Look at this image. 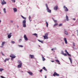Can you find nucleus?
<instances>
[{
  "label": "nucleus",
  "instance_id": "59",
  "mask_svg": "<svg viewBox=\"0 0 78 78\" xmlns=\"http://www.w3.org/2000/svg\"><path fill=\"white\" fill-rule=\"evenodd\" d=\"M1 22V20H0V23Z\"/></svg>",
  "mask_w": 78,
  "mask_h": 78
},
{
  "label": "nucleus",
  "instance_id": "56",
  "mask_svg": "<svg viewBox=\"0 0 78 78\" xmlns=\"http://www.w3.org/2000/svg\"><path fill=\"white\" fill-rule=\"evenodd\" d=\"M17 28H19V26H17Z\"/></svg>",
  "mask_w": 78,
  "mask_h": 78
},
{
  "label": "nucleus",
  "instance_id": "28",
  "mask_svg": "<svg viewBox=\"0 0 78 78\" xmlns=\"http://www.w3.org/2000/svg\"><path fill=\"white\" fill-rule=\"evenodd\" d=\"M55 61L57 62H59V61L58 60L56 59Z\"/></svg>",
  "mask_w": 78,
  "mask_h": 78
},
{
  "label": "nucleus",
  "instance_id": "41",
  "mask_svg": "<svg viewBox=\"0 0 78 78\" xmlns=\"http://www.w3.org/2000/svg\"><path fill=\"white\" fill-rule=\"evenodd\" d=\"M20 47H21L22 48L23 47V45H20Z\"/></svg>",
  "mask_w": 78,
  "mask_h": 78
},
{
  "label": "nucleus",
  "instance_id": "20",
  "mask_svg": "<svg viewBox=\"0 0 78 78\" xmlns=\"http://www.w3.org/2000/svg\"><path fill=\"white\" fill-rule=\"evenodd\" d=\"M11 35H8V37L9 39L11 38Z\"/></svg>",
  "mask_w": 78,
  "mask_h": 78
},
{
  "label": "nucleus",
  "instance_id": "57",
  "mask_svg": "<svg viewBox=\"0 0 78 78\" xmlns=\"http://www.w3.org/2000/svg\"><path fill=\"white\" fill-rule=\"evenodd\" d=\"M39 47H41V46H40V45H39Z\"/></svg>",
  "mask_w": 78,
  "mask_h": 78
},
{
  "label": "nucleus",
  "instance_id": "9",
  "mask_svg": "<svg viewBox=\"0 0 78 78\" xmlns=\"http://www.w3.org/2000/svg\"><path fill=\"white\" fill-rule=\"evenodd\" d=\"M58 9V6L56 5L54 7V10H57Z\"/></svg>",
  "mask_w": 78,
  "mask_h": 78
},
{
  "label": "nucleus",
  "instance_id": "43",
  "mask_svg": "<svg viewBox=\"0 0 78 78\" xmlns=\"http://www.w3.org/2000/svg\"><path fill=\"white\" fill-rule=\"evenodd\" d=\"M18 63L19 64H20V61L19 60L18 61Z\"/></svg>",
  "mask_w": 78,
  "mask_h": 78
},
{
  "label": "nucleus",
  "instance_id": "6",
  "mask_svg": "<svg viewBox=\"0 0 78 78\" xmlns=\"http://www.w3.org/2000/svg\"><path fill=\"white\" fill-rule=\"evenodd\" d=\"M10 57H11V58H15L16 57L15 55H14L13 54H11V55L9 56Z\"/></svg>",
  "mask_w": 78,
  "mask_h": 78
},
{
  "label": "nucleus",
  "instance_id": "48",
  "mask_svg": "<svg viewBox=\"0 0 78 78\" xmlns=\"http://www.w3.org/2000/svg\"><path fill=\"white\" fill-rule=\"evenodd\" d=\"M54 50H56V47L54 48Z\"/></svg>",
  "mask_w": 78,
  "mask_h": 78
},
{
  "label": "nucleus",
  "instance_id": "27",
  "mask_svg": "<svg viewBox=\"0 0 78 78\" xmlns=\"http://www.w3.org/2000/svg\"><path fill=\"white\" fill-rule=\"evenodd\" d=\"M73 47H75V43L74 42H73Z\"/></svg>",
  "mask_w": 78,
  "mask_h": 78
},
{
  "label": "nucleus",
  "instance_id": "44",
  "mask_svg": "<svg viewBox=\"0 0 78 78\" xmlns=\"http://www.w3.org/2000/svg\"><path fill=\"white\" fill-rule=\"evenodd\" d=\"M18 68H20V64L18 66Z\"/></svg>",
  "mask_w": 78,
  "mask_h": 78
},
{
  "label": "nucleus",
  "instance_id": "1",
  "mask_svg": "<svg viewBox=\"0 0 78 78\" xmlns=\"http://www.w3.org/2000/svg\"><path fill=\"white\" fill-rule=\"evenodd\" d=\"M46 10L48 12L51 13V10L49 9L48 7V5H47V4H46Z\"/></svg>",
  "mask_w": 78,
  "mask_h": 78
},
{
  "label": "nucleus",
  "instance_id": "4",
  "mask_svg": "<svg viewBox=\"0 0 78 78\" xmlns=\"http://www.w3.org/2000/svg\"><path fill=\"white\" fill-rule=\"evenodd\" d=\"M53 76H59V74L58 73H57L56 72H55L54 73V74H53Z\"/></svg>",
  "mask_w": 78,
  "mask_h": 78
},
{
  "label": "nucleus",
  "instance_id": "30",
  "mask_svg": "<svg viewBox=\"0 0 78 78\" xmlns=\"http://www.w3.org/2000/svg\"><path fill=\"white\" fill-rule=\"evenodd\" d=\"M42 59L43 61H45V58H44V56L42 57Z\"/></svg>",
  "mask_w": 78,
  "mask_h": 78
},
{
  "label": "nucleus",
  "instance_id": "3",
  "mask_svg": "<svg viewBox=\"0 0 78 78\" xmlns=\"http://www.w3.org/2000/svg\"><path fill=\"white\" fill-rule=\"evenodd\" d=\"M63 8L64 9V11L66 12H67V11H69V9H67V7H66V5H64L63 6Z\"/></svg>",
  "mask_w": 78,
  "mask_h": 78
},
{
  "label": "nucleus",
  "instance_id": "39",
  "mask_svg": "<svg viewBox=\"0 0 78 78\" xmlns=\"http://www.w3.org/2000/svg\"><path fill=\"white\" fill-rule=\"evenodd\" d=\"M12 43V44H15V42L13 41H11Z\"/></svg>",
  "mask_w": 78,
  "mask_h": 78
},
{
  "label": "nucleus",
  "instance_id": "7",
  "mask_svg": "<svg viewBox=\"0 0 78 78\" xmlns=\"http://www.w3.org/2000/svg\"><path fill=\"white\" fill-rule=\"evenodd\" d=\"M24 38L25 41H28V38H27V36L26 35H24Z\"/></svg>",
  "mask_w": 78,
  "mask_h": 78
},
{
  "label": "nucleus",
  "instance_id": "38",
  "mask_svg": "<svg viewBox=\"0 0 78 78\" xmlns=\"http://www.w3.org/2000/svg\"><path fill=\"white\" fill-rule=\"evenodd\" d=\"M53 20L54 22H55V23H56L57 22V21H56V20H55L54 19H53Z\"/></svg>",
  "mask_w": 78,
  "mask_h": 78
},
{
  "label": "nucleus",
  "instance_id": "37",
  "mask_svg": "<svg viewBox=\"0 0 78 78\" xmlns=\"http://www.w3.org/2000/svg\"><path fill=\"white\" fill-rule=\"evenodd\" d=\"M64 52H63V51H61V54H62V55H63V54H64Z\"/></svg>",
  "mask_w": 78,
  "mask_h": 78
},
{
  "label": "nucleus",
  "instance_id": "21",
  "mask_svg": "<svg viewBox=\"0 0 78 78\" xmlns=\"http://www.w3.org/2000/svg\"><path fill=\"white\" fill-rule=\"evenodd\" d=\"M38 41L40 42H41V43H43V42H44V41H41V40H39V39H38Z\"/></svg>",
  "mask_w": 78,
  "mask_h": 78
},
{
  "label": "nucleus",
  "instance_id": "61",
  "mask_svg": "<svg viewBox=\"0 0 78 78\" xmlns=\"http://www.w3.org/2000/svg\"><path fill=\"white\" fill-rule=\"evenodd\" d=\"M61 78H63L62 77H61Z\"/></svg>",
  "mask_w": 78,
  "mask_h": 78
},
{
  "label": "nucleus",
  "instance_id": "17",
  "mask_svg": "<svg viewBox=\"0 0 78 78\" xmlns=\"http://www.w3.org/2000/svg\"><path fill=\"white\" fill-rule=\"evenodd\" d=\"M66 19L67 21H69V17H68V16H67V15H66Z\"/></svg>",
  "mask_w": 78,
  "mask_h": 78
},
{
  "label": "nucleus",
  "instance_id": "19",
  "mask_svg": "<svg viewBox=\"0 0 78 78\" xmlns=\"http://www.w3.org/2000/svg\"><path fill=\"white\" fill-rule=\"evenodd\" d=\"M21 16L22 17L23 19H24V20H26L27 19L26 17H24L22 15H21Z\"/></svg>",
  "mask_w": 78,
  "mask_h": 78
},
{
  "label": "nucleus",
  "instance_id": "36",
  "mask_svg": "<svg viewBox=\"0 0 78 78\" xmlns=\"http://www.w3.org/2000/svg\"><path fill=\"white\" fill-rule=\"evenodd\" d=\"M31 19V16H29V20L30 21H31V20H30V19Z\"/></svg>",
  "mask_w": 78,
  "mask_h": 78
},
{
  "label": "nucleus",
  "instance_id": "29",
  "mask_svg": "<svg viewBox=\"0 0 78 78\" xmlns=\"http://www.w3.org/2000/svg\"><path fill=\"white\" fill-rule=\"evenodd\" d=\"M3 11L5 13H6V9H5V8H4L3 9Z\"/></svg>",
  "mask_w": 78,
  "mask_h": 78
},
{
  "label": "nucleus",
  "instance_id": "23",
  "mask_svg": "<svg viewBox=\"0 0 78 78\" xmlns=\"http://www.w3.org/2000/svg\"><path fill=\"white\" fill-rule=\"evenodd\" d=\"M33 35H34V36H36V37H37V34H34Z\"/></svg>",
  "mask_w": 78,
  "mask_h": 78
},
{
  "label": "nucleus",
  "instance_id": "11",
  "mask_svg": "<svg viewBox=\"0 0 78 78\" xmlns=\"http://www.w3.org/2000/svg\"><path fill=\"white\" fill-rule=\"evenodd\" d=\"M64 41H65V44H67V39L66 38H64Z\"/></svg>",
  "mask_w": 78,
  "mask_h": 78
},
{
  "label": "nucleus",
  "instance_id": "62",
  "mask_svg": "<svg viewBox=\"0 0 78 78\" xmlns=\"http://www.w3.org/2000/svg\"><path fill=\"white\" fill-rule=\"evenodd\" d=\"M20 40H21V39H20Z\"/></svg>",
  "mask_w": 78,
  "mask_h": 78
},
{
  "label": "nucleus",
  "instance_id": "16",
  "mask_svg": "<svg viewBox=\"0 0 78 78\" xmlns=\"http://www.w3.org/2000/svg\"><path fill=\"white\" fill-rule=\"evenodd\" d=\"M42 69L43 70H45V71H47V69L45 68V67H44L42 68Z\"/></svg>",
  "mask_w": 78,
  "mask_h": 78
},
{
  "label": "nucleus",
  "instance_id": "31",
  "mask_svg": "<svg viewBox=\"0 0 78 78\" xmlns=\"http://www.w3.org/2000/svg\"><path fill=\"white\" fill-rule=\"evenodd\" d=\"M57 25H58V23H56L54 25V27H55V26H57Z\"/></svg>",
  "mask_w": 78,
  "mask_h": 78
},
{
  "label": "nucleus",
  "instance_id": "8",
  "mask_svg": "<svg viewBox=\"0 0 78 78\" xmlns=\"http://www.w3.org/2000/svg\"><path fill=\"white\" fill-rule=\"evenodd\" d=\"M29 56L30 57V58H31V59H34V55L30 54L29 55Z\"/></svg>",
  "mask_w": 78,
  "mask_h": 78
},
{
  "label": "nucleus",
  "instance_id": "12",
  "mask_svg": "<svg viewBox=\"0 0 78 78\" xmlns=\"http://www.w3.org/2000/svg\"><path fill=\"white\" fill-rule=\"evenodd\" d=\"M13 10L14 11V12H17V10L16 8H13Z\"/></svg>",
  "mask_w": 78,
  "mask_h": 78
},
{
  "label": "nucleus",
  "instance_id": "10",
  "mask_svg": "<svg viewBox=\"0 0 78 78\" xmlns=\"http://www.w3.org/2000/svg\"><path fill=\"white\" fill-rule=\"evenodd\" d=\"M64 31L65 34H66V35H68L69 34H68V33L67 32V30L65 29H64Z\"/></svg>",
  "mask_w": 78,
  "mask_h": 78
},
{
  "label": "nucleus",
  "instance_id": "58",
  "mask_svg": "<svg viewBox=\"0 0 78 78\" xmlns=\"http://www.w3.org/2000/svg\"><path fill=\"white\" fill-rule=\"evenodd\" d=\"M18 46H19V47H20V45H18Z\"/></svg>",
  "mask_w": 78,
  "mask_h": 78
},
{
  "label": "nucleus",
  "instance_id": "18",
  "mask_svg": "<svg viewBox=\"0 0 78 78\" xmlns=\"http://www.w3.org/2000/svg\"><path fill=\"white\" fill-rule=\"evenodd\" d=\"M20 68H21L22 66V63L21 61H20Z\"/></svg>",
  "mask_w": 78,
  "mask_h": 78
},
{
  "label": "nucleus",
  "instance_id": "49",
  "mask_svg": "<svg viewBox=\"0 0 78 78\" xmlns=\"http://www.w3.org/2000/svg\"><path fill=\"white\" fill-rule=\"evenodd\" d=\"M14 59V58H11V60H12H12H13L12 59Z\"/></svg>",
  "mask_w": 78,
  "mask_h": 78
},
{
  "label": "nucleus",
  "instance_id": "5",
  "mask_svg": "<svg viewBox=\"0 0 78 78\" xmlns=\"http://www.w3.org/2000/svg\"><path fill=\"white\" fill-rule=\"evenodd\" d=\"M1 4L2 5H5V4H6V2H5L4 0H1Z\"/></svg>",
  "mask_w": 78,
  "mask_h": 78
},
{
  "label": "nucleus",
  "instance_id": "51",
  "mask_svg": "<svg viewBox=\"0 0 78 78\" xmlns=\"http://www.w3.org/2000/svg\"><path fill=\"white\" fill-rule=\"evenodd\" d=\"M1 53L2 54V55H4V54L2 53V52H1Z\"/></svg>",
  "mask_w": 78,
  "mask_h": 78
},
{
  "label": "nucleus",
  "instance_id": "54",
  "mask_svg": "<svg viewBox=\"0 0 78 78\" xmlns=\"http://www.w3.org/2000/svg\"><path fill=\"white\" fill-rule=\"evenodd\" d=\"M51 50L52 51H53V49H51Z\"/></svg>",
  "mask_w": 78,
  "mask_h": 78
},
{
  "label": "nucleus",
  "instance_id": "53",
  "mask_svg": "<svg viewBox=\"0 0 78 78\" xmlns=\"http://www.w3.org/2000/svg\"><path fill=\"white\" fill-rule=\"evenodd\" d=\"M12 34V33H10L9 34V35H11V34Z\"/></svg>",
  "mask_w": 78,
  "mask_h": 78
},
{
  "label": "nucleus",
  "instance_id": "52",
  "mask_svg": "<svg viewBox=\"0 0 78 78\" xmlns=\"http://www.w3.org/2000/svg\"><path fill=\"white\" fill-rule=\"evenodd\" d=\"M73 20H75L76 19H75V18H73Z\"/></svg>",
  "mask_w": 78,
  "mask_h": 78
},
{
  "label": "nucleus",
  "instance_id": "33",
  "mask_svg": "<svg viewBox=\"0 0 78 78\" xmlns=\"http://www.w3.org/2000/svg\"><path fill=\"white\" fill-rule=\"evenodd\" d=\"M58 26L59 27H61V26H62V23L58 25Z\"/></svg>",
  "mask_w": 78,
  "mask_h": 78
},
{
  "label": "nucleus",
  "instance_id": "24",
  "mask_svg": "<svg viewBox=\"0 0 78 78\" xmlns=\"http://www.w3.org/2000/svg\"><path fill=\"white\" fill-rule=\"evenodd\" d=\"M9 59V58H6L5 60H4V62H5L6 61H8Z\"/></svg>",
  "mask_w": 78,
  "mask_h": 78
},
{
  "label": "nucleus",
  "instance_id": "60",
  "mask_svg": "<svg viewBox=\"0 0 78 78\" xmlns=\"http://www.w3.org/2000/svg\"><path fill=\"white\" fill-rule=\"evenodd\" d=\"M22 72H23V71H22Z\"/></svg>",
  "mask_w": 78,
  "mask_h": 78
},
{
  "label": "nucleus",
  "instance_id": "32",
  "mask_svg": "<svg viewBox=\"0 0 78 78\" xmlns=\"http://www.w3.org/2000/svg\"><path fill=\"white\" fill-rule=\"evenodd\" d=\"M67 55H68L69 56H71V55H70V54H69V52H68L67 53Z\"/></svg>",
  "mask_w": 78,
  "mask_h": 78
},
{
  "label": "nucleus",
  "instance_id": "26",
  "mask_svg": "<svg viewBox=\"0 0 78 78\" xmlns=\"http://www.w3.org/2000/svg\"><path fill=\"white\" fill-rule=\"evenodd\" d=\"M46 27H48V22H46Z\"/></svg>",
  "mask_w": 78,
  "mask_h": 78
},
{
  "label": "nucleus",
  "instance_id": "13",
  "mask_svg": "<svg viewBox=\"0 0 78 78\" xmlns=\"http://www.w3.org/2000/svg\"><path fill=\"white\" fill-rule=\"evenodd\" d=\"M23 27L24 28H25L27 27V25H26V23H23Z\"/></svg>",
  "mask_w": 78,
  "mask_h": 78
},
{
  "label": "nucleus",
  "instance_id": "47",
  "mask_svg": "<svg viewBox=\"0 0 78 78\" xmlns=\"http://www.w3.org/2000/svg\"><path fill=\"white\" fill-rule=\"evenodd\" d=\"M11 23H13V21L11 20Z\"/></svg>",
  "mask_w": 78,
  "mask_h": 78
},
{
  "label": "nucleus",
  "instance_id": "35",
  "mask_svg": "<svg viewBox=\"0 0 78 78\" xmlns=\"http://www.w3.org/2000/svg\"><path fill=\"white\" fill-rule=\"evenodd\" d=\"M3 70V69H0V72H2Z\"/></svg>",
  "mask_w": 78,
  "mask_h": 78
},
{
  "label": "nucleus",
  "instance_id": "15",
  "mask_svg": "<svg viewBox=\"0 0 78 78\" xmlns=\"http://www.w3.org/2000/svg\"><path fill=\"white\" fill-rule=\"evenodd\" d=\"M69 59L70 62L71 63V64H72V58H71L69 57Z\"/></svg>",
  "mask_w": 78,
  "mask_h": 78
},
{
  "label": "nucleus",
  "instance_id": "46",
  "mask_svg": "<svg viewBox=\"0 0 78 78\" xmlns=\"http://www.w3.org/2000/svg\"><path fill=\"white\" fill-rule=\"evenodd\" d=\"M76 31H77V36H78V30H76Z\"/></svg>",
  "mask_w": 78,
  "mask_h": 78
},
{
  "label": "nucleus",
  "instance_id": "55",
  "mask_svg": "<svg viewBox=\"0 0 78 78\" xmlns=\"http://www.w3.org/2000/svg\"><path fill=\"white\" fill-rule=\"evenodd\" d=\"M45 78H47V76H45Z\"/></svg>",
  "mask_w": 78,
  "mask_h": 78
},
{
  "label": "nucleus",
  "instance_id": "14",
  "mask_svg": "<svg viewBox=\"0 0 78 78\" xmlns=\"http://www.w3.org/2000/svg\"><path fill=\"white\" fill-rule=\"evenodd\" d=\"M28 73L30 75H31V76H32L33 75V73L31 72H28Z\"/></svg>",
  "mask_w": 78,
  "mask_h": 78
},
{
  "label": "nucleus",
  "instance_id": "50",
  "mask_svg": "<svg viewBox=\"0 0 78 78\" xmlns=\"http://www.w3.org/2000/svg\"><path fill=\"white\" fill-rule=\"evenodd\" d=\"M51 62H54V61L51 60Z\"/></svg>",
  "mask_w": 78,
  "mask_h": 78
},
{
  "label": "nucleus",
  "instance_id": "45",
  "mask_svg": "<svg viewBox=\"0 0 78 78\" xmlns=\"http://www.w3.org/2000/svg\"><path fill=\"white\" fill-rule=\"evenodd\" d=\"M42 69H41L40 70V72H42Z\"/></svg>",
  "mask_w": 78,
  "mask_h": 78
},
{
  "label": "nucleus",
  "instance_id": "2",
  "mask_svg": "<svg viewBox=\"0 0 78 78\" xmlns=\"http://www.w3.org/2000/svg\"><path fill=\"white\" fill-rule=\"evenodd\" d=\"M43 37L44 39H48V34H45V35L43 36Z\"/></svg>",
  "mask_w": 78,
  "mask_h": 78
},
{
  "label": "nucleus",
  "instance_id": "22",
  "mask_svg": "<svg viewBox=\"0 0 78 78\" xmlns=\"http://www.w3.org/2000/svg\"><path fill=\"white\" fill-rule=\"evenodd\" d=\"M5 42H2V46H4V44H5Z\"/></svg>",
  "mask_w": 78,
  "mask_h": 78
},
{
  "label": "nucleus",
  "instance_id": "34",
  "mask_svg": "<svg viewBox=\"0 0 78 78\" xmlns=\"http://www.w3.org/2000/svg\"><path fill=\"white\" fill-rule=\"evenodd\" d=\"M63 55H64L65 56H67V54H66V53H64Z\"/></svg>",
  "mask_w": 78,
  "mask_h": 78
},
{
  "label": "nucleus",
  "instance_id": "25",
  "mask_svg": "<svg viewBox=\"0 0 78 78\" xmlns=\"http://www.w3.org/2000/svg\"><path fill=\"white\" fill-rule=\"evenodd\" d=\"M23 23H26V20H24L23 21Z\"/></svg>",
  "mask_w": 78,
  "mask_h": 78
},
{
  "label": "nucleus",
  "instance_id": "42",
  "mask_svg": "<svg viewBox=\"0 0 78 78\" xmlns=\"http://www.w3.org/2000/svg\"><path fill=\"white\" fill-rule=\"evenodd\" d=\"M65 51L66 53H68V52H67V50H65Z\"/></svg>",
  "mask_w": 78,
  "mask_h": 78
},
{
  "label": "nucleus",
  "instance_id": "40",
  "mask_svg": "<svg viewBox=\"0 0 78 78\" xmlns=\"http://www.w3.org/2000/svg\"><path fill=\"white\" fill-rule=\"evenodd\" d=\"M13 2H14V3H15L16 2V0H11Z\"/></svg>",
  "mask_w": 78,
  "mask_h": 78
}]
</instances>
